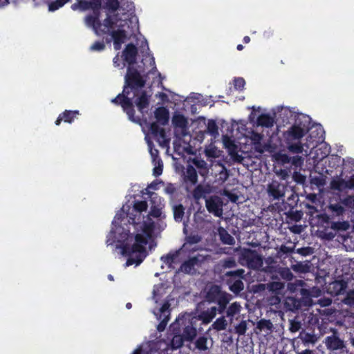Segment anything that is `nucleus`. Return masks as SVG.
I'll use <instances>...</instances> for the list:
<instances>
[{
	"instance_id": "8fccbe9b",
	"label": "nucleus",
	"mask_w": 354,
	"mask_h": 354,
	"mask_svg": "<svg viewBox=\"0 0 354 354\" xmlns=\"http://www.w3.org/2000/svg\"><path fill=\"white\" fill-rule=\"evenodd\" d=\"M207 338L205 336H201L195 342L196 348L199 351H206L207 349Z\"/></svg>"
},
{
	"instance_id": "052dcab7",
	"label": "nucleus",
	"mask_w": 354,
	"mask_h": 354,
	"mask_svg": "<svg viewBox=\"0 0 354 354\" xmlns=\"http://www.w3.org/2000/svg\"><path fill=\"white\" fill-rule=\"evenodd\" d=\"M245 84V80L243 77H236L234 80V86L236 89L242 90Z\"/></svg>"
},
{
	"instance_id": "9b49d317",
	"label": "nucleus",
	"mask_w": 354,
	"mask_h": 354,
	"mask_svg": "<svg viewBox=\"0 0 354 354\" xmlns=\"http://www.w3.org/2000/svg\"><path fill=\"white\" fill-rule=\"evenodd\" d=\"M102 8V0H79V9L84 11L92 9L93 13L85 17L86 24H92L97 20V12Z\"/></svg>"
},
{
	"instance_id": "de8ad7c7",
	"label": "nucleus",
	"mask_w": 354,
	"mask_h": 354,
	"mask_svg": "<svg viewBox=\"0 0 354 354\" xmlns=\"http://www.w3.org/2000/svg\"><path fill=\"white\" fill-rule=\"evenodd\" d=\"M310 183L312 185L317 186L318 187H323L326 184L325 178L322 174H318L317 176H311Z\"/></svg>"
},
{
	"instance_id": "473e14b6",
	"label": "nucleus",
	"mask_w": 354,
	"mask_h": 354,
	"mask_svg": "<svg viewBox=\"0 0 354 354\" xmlns=\"http://www.w3.org/2000/svg\"><path fill=\"white\" fill-rule=\"evenodd\" d=\"M274 124V118L269 114L262 113L257 118V124L264 127H271Z\"/></svg>"
},
{
	"instance_id": "c756f323",
	"label": "nucleus",
	"mask_w": 354,
	"mask_h": 354,
	"mask_svg": "<svg viewBox=\"0 0 354 354\" xmlns=\"http://www.w3.org/2000/svg\"><path fill=\"white\" fill-rule=\"evenodd\" d=\"M217 313V308L216 306L211 307L207 310L202 312L197 317L199 321H202L203 324H209L216 317Z\"/></svg>"
},
{
	"instance_id": "cd10ccee",
	"label": "nucleus",
	"mask_w": 354,
	"mask_h": 354,
	"mask_svg": "<svg viewBox=\"0 0 354 354\" xmlns=\"http://www.w3.org/2000/svg\"><path fill=\"white\" fill-rule=\"evenodd\" d=\"M299 154L292 157H289V163L290 162L292 166L295 167V169H301L304 165V157L307 156L308 154V149L304 147V151L302 153H299Z\"/></svg>"
},
{
	"instance_id": "6e6552de",
	"label": "nucleus",
	"mask_w": 354,
	"mask_h": 354,
	"mask_svg": "<svg viewBox=\"0 0 354 354\" xmlns=\"http://www.w3.org/2000/svg\"><path fill=\"white\" fill-rule=\"evenodd\" d=\"M303 282L299 281L301 288L299 290V298L289 297V310H298L303 306L308 307L313 304L310 291L302 288Z\"/></svg>"
},
{
	"instance_id": "e433bc0d",
	"label": "nucleus",
	"mask_w": 354,
	"mask_h": 354,
	"mask_svg": "<svg viewBox=\"0 0 354 354\" xmlns=\"http://www.w3.org/2000/svg\"><path fill=\"white\" fill-rule=\"evenodd\" d=\"M174 220L180 223L183 221L185 214V207L182 204L176 205L173 207Z\"/></svg>"
},
{
	"instance_id": "f3484780",
	"label": "nucleus",
	"mask_w": 354,
	"mask_h": 354,
	"mask_svg": "<svg viewBox=\"0 0 354 354\" xmlns=\"http://www.w3.org/2000/svg\"><path fill=\"white\" fill-rule=\"evenodd\" d=\"M201 261L198 257H192L185 261L178 268L177 272H183L185 274L194 275L196 273V266H199Z\"/></svg>"
},
{
	"instance_id": "a19ab883",
	"label": "nucleus",
	"mask_w": 354,
	"mask_h": 354,
	"mask_svg": "<svg viewBox=\"0 0 354 354\" xmlns=\"http://www.w3.org/2000/svg\"><path fill=\"white\" fill-rule=\"evenodd\" d=\"M120 8L123 11V15H128L129 16H131L135 11V6L133 2H123L120 6Z\"/></svg>"
},
{
	"instance_id": "c85d7f7f",
	"label": "nucleus",
	"mask_w": 354,
	"mask_h": 354,
	"mask_svg": "<svg viewBox=\"0 0 354 354\" xmlns=\"http://www.w3.org/2000/svg\"><path fill=\"white\" fill-rule=\"evenodd\" d=\"M155 227V223L149 217L147 218V221L143 222L142 231L145 236L143 234L142 235L147 239V241L152 238Z\"/></svg>"
},
{
	"instance_id": "6e6d98bb",
	"label": "nucleus",
	"mask_w": 354,
	"mask_h": 354,
	"mask_svg": "<svg viewBox=\"0 0 354 354\" xmlns=\"http://www.w3.org/2000/svg\"><path fill=\"white\" fill-rule=\"evenodd\" d=\"M257 327L260 330H263V329H268V330H270L272 327V322L270 320L261 319L258 322Z\"/></svg>"
},
{
	"instance_id": "69168bd1",
	"label": "nucleus",
	"mask_w": 354,
	"mask_h": 354,
	"mask_svg": "<svg viewBox=\"0 0 354 354\" xmlns=\"http://www.w3.org/2000/svg\"><path fill=\"white\" fill-rule=\"evenodd\" d=\"M302 324L301 322L292 320L290 322V327L289 330L292 332H297L301 328Z\"/></svg>"
},
{
	"instance_id": "09e8293b",
	"label": "nucleus",
	"mask_w": 354,
	"mask_h": 354,
	"mask_svg": "<svg viewBox=\"0 0 354 354\" xmlns=\"http://www.w3.org/2000/svg\"><path fill=\"white\" fill-rule=\"evenodd\" d=\"M220 264L223 269L232 268L236 266V262L233 257H227L221 260Z\"/></svg>"
},
{
	"instance_id": "f03ea898",
	"label": "nucleus",
	"mask_w": 354,
	"mask_h": 354,
	"mask_svg": "<svg viewBox=\"0 0 354 354\" xmlns=\"http://www.w3.org/2000/svg\"><path fill=\"white\" fill-rule=\"evenodd\" d=\"M145 80L140 73L134 67L129 66L124 77V85L122 92L113 98L111 103L120 106L127 114L128 119L136 124L141 123L139 116H136L133 99L138 95L140 90L145 85Z\"/></svg>"
},
{
	"instance_id": "9d476101",
	"label": "nucleus",
	"mask_w": 354,
	"mask_h": 354,
	"mask_svg": "<svg viewBox=\"0 0 354 354\" xmlns=\"http://www.w3.org/2000/svg\"><path fill=\"white\" fill-rule=\"evenodd\" d=\"M100 10L97 12V20L92 24H86L89 27H92L95 32L97 35H109L111 31L114 30L113 28L117 22V19H114L110 15H107L106 17L102 23L100 20Z\"/></svg>"
},
{
	"instance_id": "ddd939ff",
	"label": "nucleus",
	"mask_w": 354,
	"mask_h": 354,
	"mask_svg": "<svg viewBox=\"0 0 354 354\" xmlns=\"http://www.w3.org/2000/svg\"><path fill=\"white\" fill-rule=\"evenodd\" d=\"M240 260L243 265L251 269H259L263 265L262 257L251 249L244 250L241 254Z\"/></svg>"
},
{
	"instance_id": "e2e57ef3",
	"label": "nucleus",
	"mask_w": 354,
	"mask_h": 354,
	"mask_svg": "<svg viewBox=\"0 0 354 354\" xmlns=\"http://www.w3.org/2000/svg\"><path fill=\"white\" fill-rule=\"evenodd\" d=\"M343 203L346 207L354 209V195L343 198Z\"/></svg>"
},
{
	"instance_id": "b1692460",
	"label": "nucleus",
	"mask_w": 354,
	"mask_h": 354,
	"mask_svg": "<svg viewBox=\"0 0 354 354\" xmlns=\"http://www.w3.org/2000/svg\"><path fill=\"white\" fill-rule=\"evenodd\" d=\"M138 97L135 100V104L138 108L139 112L144 115L147 111L145 110L149 106V96L145 91H142L140 95H137Z\"/></svg>"
},
{
	"instance_id": "a18cd8bd",
	"label": "nucleus",
	"mask_w": 354,
	"mask_h": 354,
	"mask_svg": "<svg viewBox=\"0 0 354 354\" xmlns=\"http://www.w3.org/2000/svg\"><path fill=\"white\" fill-rule=\"evenodd\" d=\"M71 1V0H55L48 4V10L54 12L59 8L63 7L66 3Z\"/></svg>"
},
{
	"instance_id": "bb28decb",
	"label": "nucleus",
	"mask_w": 354,
	"mask_h": 354,
	"mask_svg": "<svg viewBox=\"0 0 354 354\" xmlns=\"http://www.w3.org/2000/svg\"><path fill=\"white\" fill-rule=\"evenodd\" d=\"M184 181L186 184L190 183L195 185L198 183V174L192 165H188L184 176Z\"/></svg>"
},
{
	"instance_id": "f257e3e1",
	"label": "nucleus",
	"mask_w": 354,
	"mask_h": 354,
	"mask_svg": "<svg viewBox=\"0 0 354 354\" xmlns=\"http://www.w3.org/2000/svg\"><path fill=\"white\" fill-rule=\"evenodd\" d=\"M118 243L117 248L121 250L122 256L127 257L125 266L135 264L140 265L147 256L145 245L147 240L142 234H136L133 237L129 230L124 227H112L106 236V243L108 245Z\"/></svg>"
},
{
	"instance_id": "338daca9",
	"label": "nucleus",
	"mask_w": 354,
	"mask_h": 354,
	"mask_svg": "<svg viewBox=\"0 0 354 354\" xmlns=\"http://www.w3.org/2000/svg\"><path fill=\"white\" fill-rule=\"evenodd\" d=\"M169 319V315H167L164 317V319L158 324V325L157 326V330L159 331V332H162L163 330H165L167 325V323H168V321Z\"/></svg>"
},
{
	"instance_id": "f8f14e48",
	"label": "nucleus",
	"mask_w": 354,
	"mask_h": 354,
	"mask_svg": "<svg viewBox=\"0 0 354 354\" xmlns=\"http://www.w3.org/2000/svg\"><path fill=\"white\" fill-rule=\"evenodd\" d=\"M330 331L332 335L325 337L324 344L327 350L330 352L337 351H342L346 349V346L345 342L339 337V334L337 329L331 328Z\"/></svg>"
},
{
	"instance_id": "a211bd4d",
	"label": "nucleus",
	"mask_w": 354,
	"mask_h": 354,
	"mask_svg": "<svg viewBox=\"0 0 354 354\" xmlns=\"http://www.w3.org/2000/svg\"><path fill=\"white\" fill-rule=\"evenodd\" d=\"M224 295L230 294L225 291H223L221 286L217 284H211L207 288L205 299L209 303H215Z\"/></svg>"
},
{
	"instance_id": "7ed1b4c3",
	"label": "nucleus",
	"mask_w": 354,
	"mask_h": 354,
	"mask_svg": "<svg viewBox=\"0 0 354 354\" xmlns=\"http://www.w3.org/2000/svg\"><path fill=\"white\" fill-rule=\"evenodd\" d=\"M289 112V153H302L304 147H310L308 139L304 142L303 138L310 129V118L303 113H292L290 109Z\"/></svg>"
},
{
	"instance_id": "774afa93",
	"label": "nucleus",
	"mask_w": 354,
	"mask_h": 354,
	"mask_svg": "<svg viewBox=\"0 0 354 354\" xmlns=\"http://www.w3.org/2000/svg\"><path fill=\"white\" fill-rule=\"evenodd\" d=\"M292 178L297 183H304L306 180L305 176L301 174L299 172L297 171V170H295L294 171V173L292 174Z\"/></svg>"
},
{
	"instance_id": "4be33fe9",
	"label": "nucleus",
	"mask_w": 354,
	"mask_h": 354,
	"mask_svg": "<svg viewBox=\"0 0 354 354\" xmlns=\"http://www.w3.org/2000/svg\"><path fill=\"white\" fill-rule=\"evenodd\" d=\"M127 217L129 218L128 222L132 225H138L139 223V221H137L136 220V215L133 213H125L124 211L120 213H117L116 215L114 217V219L112 222L113 225L116 227H122V222L124 220V218Z\"/></svg>"
},
{
	"instance_id": "6ab92c4d",
	"label": "nucleus",
	"mask_w": 354,
	"mask_h": 354,
	"mask_svg": "<svg viewBox=\"0 0 354 354\" xmlns=\"http://www.w3.org/2000/svg\"><path fill=\"white\" fill-rule=\"evenodd\" d=\"M138 51L137 47L132 43L128 44L122 52L124 60L132 66L136 62Z\"/></svg>"
},
{
	"instance_id": "37998d69",
	"label": "nucleus",
	"mask_w": 354,
	"mask_h": 354,
	"mask_svg": "<svg viewBox=\"0 0 354 354\" xmlns=\"http://www.w3.org/2000/svg\"><path fill=\"white\" fill-rule=\"evenodd\" d=\"M185 338L183 335H175L171 341V346L174 349H178L180 348L183 344Z\"/></svg>"
},
{
	"instance_id": "39448f33",
	"label": "nucleus",
	"mask_w": 354,
	"mask_h": 354,
	"mask_svg": "<svg viewBox=\"0 0 354 354\" xmlns=\"http://www.w3.org/2000/svg\"><path fill=\"white\" fill-rule=\"evenodd\" d=\"M154 117L156 122L150 124L149 130L153 138L161 145L164 146L168 142L166 139V133L163 128L160 127L159 124L165 126L168 124L169 120V110L165 106H160L156 109Z\"/></svg>"
},
{
	"instance_id": "603ef678",
	"label": "nucleus",
	"mask_w": 354,
	"mask_h": 354,
	"mask_svg": "<svg viewBox=\"0 0 354 354\" xmlns=\"http://www.w3.org/2000/svg\"><path fill=\"white\" fill-rule=\"evenodd\" d=\"M342 301L344 304L349 306H354V290L348 291L346 297Z\"/></svg>"
},
{
	"instance_id": "423d86ee",
	"label": "nucleus",
	"mask_w": 354,
	"mask_h": 354,
	"mask_svg": "<svg viewBox=\"0 0 354 354\" xmlns=\"http://www.w3.org/2000/svg\"><path fill=\"white\" fill-rule=\"evenodd\" d=\"M244 276L245 270L241 268L225 273L224 277H226V283L231 292L237 295L244 289V283L242 281Z\"/></svg>"
},
{
	"instance_id": "864d4df0",
	"label": "nucleus",
	"mask_w": 354,
	"mask_h": 354,
	"mask_svg": "<svg viewBox=\"0 0 354 354\" xmlns=\"http://www.w3.org/2000/svg\"><path fill=\"white\" fill-rule=\"evenodd\" d=\"M207 131L212 136L218 134V126L215 121L209 120L207 126Z\"/></svg>"
},
{
	"instance_id": "3c124183",
	"label": "nucleus",
	"mask_w": 354,
	"mask_h": 354,
	"mask_svg": "<svg viewBox=\"0 0 354 354\" xmlns=\"http://www.w3.org/2000/svg\"><path fill=\"white\" fill-rule=\"evenodd\" d=\"M154 168L153 169V175L156 177L160 176L163 170V162L162 160H158V162H153Z\"/></svg>"
},
{
	"instance_id": "13d9d810",
	"label": "nucleus",
	"mask_w": 354,
	"mask_h": 354,
	"mask_svg": "<svg viewBox=\"0 0 354 354\" xmlns=\"http://www.w3.org/2000/svg\"><path fill=\"white\" fill-rule=\"evenodd\" d=\"M105 48L104 41H97L94 42L90 47L91 51H102Z\"/></svg>"
},
{
	"instance_id": "4d7b16f0",
	"label": "nucleus",
	"mask_w": 354,
	"mask_h": 354,
	"mask_svg": "<svg viewBox=\"0 0 354 354\" xmlns=\"http://www.w3.org/2000/svg\"><path fill=\"white\" fill-rule=\"evenodd\" d=\"M247 330V324L245 321H241L235 327V331L239 335H244Z\"/></svg>"
},
{
	"instance_id": "4c0bfd02",
	"label": "nucleus",
	"mask_w": 354,
	"mask_h": 354,
	"mask_svg": "<svg viewBox=\"0 0 354 354\" xmlns=\"http://www.w3.org/2000/svg\"><path fill=\"white\" fill-rule=\"evenodd\" d=\"M103 8L109 12H115L120 8V2L118 0H103Z\"/></svg>"
},
{
	"instance_id": "680f3d73",
	"label": "nucleus",
	"mask_w": 354,
	"mask_h": 354,
	"mask_svg": "<svg viewBox=\"0 0 354 354\" xmlns=\"http://www.w3.org/2000/svg\"><path fill=\"white\" fill-rule=\"evenodd\" d=\"M343 203L346 207L354 209V195L343 198Z\"/></svg>"
},
{
	"instance_id": "72a5a7b5",
	"label": "nucleus",
	"mask_w": 354,
	"mask_h": 354,
	"mask_svg": "<svg viewBox=\"0 0 354 354\" xmlns=\"http://www.w3.org/2000/svg\"><path fill=\"white\" fill-rule=\"evenodd\" d=\"M231 299V295H224L218 301L215 302L218 306L216 308L217 312L219 314H223L225 312L226 313L227 306Z\"/></svg>"
},
{
	"instance_id": "f704fd0d",
	"label": "nucleus",
	"mask_w": 354,
	"mask_h": 354,
	"mask_svg": "<svg viewBox=\"0 0 354 354\" xmlns=\"http://www.w3.org/2000/svg\"><path fill=\"white\" fill-rule=\"evenodd\" d=\"M218 234L220 236V240L223 243L230 245H232L235 243L234 237L230 235L224 228L221 227L219 229Z\"/></svg>"
},
{
	"instance_id": "a878e982",
	"label": "nucleus",
	"mask_w": 354,
	"mask_h": 354,
	"mask_svg": "<svg viewBox=\"0 0 354 354\" xmlns=\"http://www.w3.org/2000/svg\"><path fill=\"white\" fill-rule=\"evenodd\" d=\"M324 130L321 125H316L311 129L308 141L319 142L324 140Z\"/></svg>"
},
{
	"instance_id": "c03bdc74",
	"label": "nucleus",
	"mask_w": 354,
	"mask_h": 354,
	"mask_svg": "<svg viewBox=\"0 0 354 354\" xmlns=\"http://www.w3.org/2000/svg\"><path fill=\"white\" fill-rule=\"evenodd\" d=\"M283 288L284 284L280 281H272L268 284L269 290L274 295H280Z\"/></svg>"
},
{
	"instance_id": "2f4dec72",
	"label": "nucleus",
	"mask_w": 354,
	"mask_h": 354,
	"mask_svg": "<svg viewBox=\"0 0 354 354\" xmlns=\"http://www.w3.org/2000/svg\"><path fill=\"white\" fill-rule=\"evenodd\" d=\"M180 254V250L174 252H169L165 256L160 257V260L168 266L169 268H174V264L177 263V259Z\"/></svg>"
},
{
	"instance_id": "0e129e2a",
	"label": "nucleus",
	"mask_w": 354,
	"mask_h": 354,
	"mask_svg": "<svg viewBox=\"0 0 354 354\" xmlns=\"http://www.w3.org/2000/svg\"><path fill=\"white\" fill-rule=\"evenodd\" d=\"M162 212L161 209L157 206H152L151 210L149 212V216H153L154 218H158L161 216Z\"/></svg>"
},
{
	"instance_id": "bf43d9fd",
	"label": "nucleus",
	"mask_w": 354,
	"mask_h": 354,
	"mask_svg": "<svg viewBox=\"0 0 354 354\" xmlns=\"http://www.w3.org/2000/svg\"><path fill=\"white\" fill-rule=\"evenodd\" d=\"M151 143L149 145V152L152 158V163L158 162V160H162L161 158L159 156V151L158 149L153 148L151 146Z\"/></svg>"
},
{
	"instance_id": "20e7f679",
	"label": "nucleus",
	"mask_w": 354,
	"mask_h": 354,
	"mask_svg": "<svg viewBox=\"0 0 354 354\" xmlns=\"http://www.w3.org/2000/svg\"><path fill=\"white\" fill-rule=\"evenodd\" d=\"M286 257H288V246L282 245L280 249L276 251L275 254H272L265 259L266 266L263 270L272 279H280L281 278L288 280V268L280 266V263L283 266L286 265L284 260Z\"/></svg>"
},
{
	"instance_id": "2eb2a0df",
	"label": "nucleus",
	"mask_w": 354,
	"mask_h": 354,
	"mask_svg": "<svg viewBox=\"0 0 354 354\" xmlns=\"http://www.w3.org/2000/svg\"><path fill=\"white\" fill-rule=\"evenodd\" d=\"M346 207L343 203V198L338 202L330 201L329 205L326 207V212L328 218L334 219L339 218L344 215L346 212Z\"/></svg>"
},
{
	"instance_id": "ea45409f",
	"label": "nucleus",
	"mask_w": 354,
	"mask_h": 354,
	"mask_svg": "<svg viewBox=\"0 0 354 354\" xmlns=\"http://www.w3.org/2000/svg\"><path fill=\"white\" fill-rule=\"evenodd\" d=\"M241 305L238 302H234L226 310V317L232 318L241 310Z\"/></svg>"
},
{
	"instance_id": "dca6fc26",
	"label": "nucleus",
	"mask_w": 354,
	"mask_h": 354,
	"mask_svg": "<svg viewBox=\"0 0 354 354\" xmlns=\"http://www.w3.org/2000/svg\"><path fill=\"white\" fill-rule=\"evenodd\" d=\"M285 185L277 180H272L268 185V193L272 200H280L285 196Z\"/></svg>"
},
{
	"instance_id": "49530a36",
	"label": "nucleus",
	"mask_w": 354,
	"mask_h": 354,
	"mask_svg": "<svg viewBox=\"0 0 354 354\" xmlns=\"http://www.w3.org/2000/svg\"><path fill=\"white\" fill-rule=\"evenodd\" d=\"M227 324V321L225 319V317L222 316L216 319V321L213 323L212 326L215 330L220 331L225 330L226 328Z\"/></svg>"
},
{
	"instance_id": "c9c22d12",
	"label": "nucleus",
	"mask_w": 354,
	"mask_h": 354,
	"mask_svg": "<svg viewBox=\"0 0 354 354\" xmlns=\"http://www.w3.org/2000/svg\"><path fill=\"white\" fill-rule=\"evenodd\" d=\"M148 205L146 201H135L133 203V206L132 209L133 214H139V217H140V214L142 212H145L147 209ZM140 218H138L139 220Z\"/></svg>"
},
{
	"instance_id": "79ce46f5",
	"label": "nucleus",
	"mask_w": 354,
	"mask_h": 354,
	"mask_svg": "<svg viewBox=\"0 0 354 354\" xmlns=\"http://www.w3.org/2000/svg\"><path fill=\"white\" fill-rule=\"evenodd\" d=\"M310 266L308 263L299 262L292 266V269L299 273H307L310 271Z\"/></svg>"
},
{
	"instance_id": "5fc2aeb1",
	"label": "nucleus",
	"mask_w": 354,
	"mask_h": 354,
	"mask_svg": "<svg viewBox=\"0 0 354 354\" xmlns=\"http://www.w3.org/2000/svg\"><path fill=\"white\" fill-rule=\"evenodd\" d=\"M303 213L301 211L290 209L289 211V219L293 220L295 221H298L301 220L302 218Z\"/></svg>"
},
{
	"instance_id": "aec40b11",
	"label": "nucleus",
	"mask_w": 354,
	"mask_h": 354,
	"mask_svg": "<svg viewBox=\"0 0 354 354\" xmlns=\"http://www.w3.org/2000/svg\"><path fill=\"white\" fill-rule=\"evenodd\" d=\"M348 284L343 280L335 281L328 284L327 292L333 296L344 295L346 292Z\"/></svg>"
},
{
	"instance_id": "4468645a",
	"label": "nucleus",
	"mask_w": 354,
	"mask_h": 354,
	"mask_svg": "<svg viewBox=\"0 0 354 354\" xmlns=\"http://www.w3.org/2000/svg\"><path fill=\"white\" fill-rule=\"evenodd\" d=\"M207 211L215 216L220 217L223 214V201L217 196H212L205 200Z\"/></svg>"
},
{
	"instance_id": "7c9ffc66",
	"label": "nucleus",
	"mask_w": 354,
	"mask_h": 354,
	"mask_svg": "<svg viewBox=\"0 0 354 354\" xmlns=\"http://www.w3.org/2000/svg\"><path fill=\"white\" fill-rule=\"evenodd\" d=\"M171 122L175 128L181 129L183 131H185L187 128V119L183 114L175 113Z\"/></svg>"
},
{
	"instance_id": "1a4fd4ad",
	"label": "nucleus",
	"mask_w": 354,
	"mask_h": 354,
	"mask_svg": "<svg viewBox=\"0 0 354 354\" xmlns=\"http://www.w3.org/2000/svg\"><path fill=\"white\" fill-rule=\"evenodd\" d=\"M350 225L346 221H337L328 223L322 230L318 231L319 236L324 240H332L339 231H345L348 229Z\"/></svg>"
},
{
	"instance_id": "0eeeda50",
	"label": "nucleus",
	"mask_w": 354,
	"mask_h": 354,
	"mask_svg": "<svg viewBox=\"0 0 354 354\" xmlns=\"http://www.w3.org/2000/svg\"><path fill=\"white\" fill-rule=\"evenodd\" d=\"M176 321L182 324H184L183 335L186 341H192L197 335V326L199 319L197 317L192 316L191 315H183L182 317H178Z\"/></svg>"
},
{
	"instance_id": "5701e85b",
	"label": "nucleus",
	"mask_w": 354,
	"mask_h": 354,
	"mask_svg": "<svg viewBox=\"0 0 354 354\" xmlns=\"http://www.w3.org/2000/svg\"><path fill=\"white\" fill-rule=\"evenodd\" d=\"M109 35L111 36V39L113 41L114 49L119 50L127 39L126 31L124 29L118 28L111 31Z\"/></svg>"
},
{
	"instance_id": "58836bf2",
	"label": "nucleus",
	"mask_w": 354,
	"mask_h": 354,
	"mask_svg": "<svg viewBox=\"0 0 354 354\" xmlns=\"http://www.w3.org/2000/svg\"><path fill=\"white\" fill-rule=\"evenodd\" d=\"M299 337L303 341L304 343L308 344H314L317 342V336L313 333L301 332L300 333Z\"/></svg>"
},
{
	"instance_id": "412c9836",
	"label": "nucleus",
	"mask_w": 354,
	"mask_h": 354,
	"mask_svg": "<svg viewBox=\"0 0 354 354\" xmlns=\"http://www.w3.org/2000/svg\"><path fill=\"white\" fill-rule=\"evenodd\" d=\"M212 192V187L209 184H198L192 192V196L196 201L201 198L206 200L207 196Z\"/></svg>"
},
{
	"instance_id": "393cba45",
	"label": "nucleus",
	"mask_w": 354,
	"mask_h": 354,
	"mask_svg": "<svg viewBox=\"0 0 354 354\" xmlns=\"http://www.w3.org/2000/svg\"><path fill=\"white\" fill-rule=\"evenodd\" d=\"M79 115V111L65 110L59 115L55 123L57 126L59 125L62 121L67 123H72L75 118Z\"/></svg>"
}]
</instances>
